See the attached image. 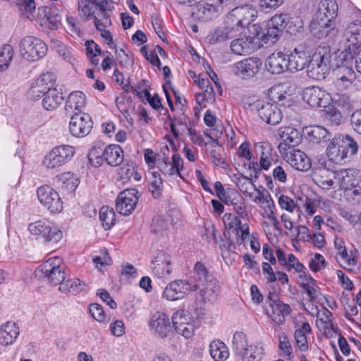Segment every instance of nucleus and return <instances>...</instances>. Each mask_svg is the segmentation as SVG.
<instances>
[{"instance_id": "nucleus-1", "label": "nucleus", "mask_w": 361, "mask_h": 361, "mask_svg": "<svg viewBox=\"0 0 361 361\" xmlns=\"http://www.w3.org/2000/svg\"><path fill=\"white\" fill-rule=\"evenodd\" d=\"M338 4L336 0H322L317 12V24L313 27L314 35L318 38L334 35V20L338 14Z\"/></svg>"}, {"instance_id": "nucleus-2", "label": "nucleus", "mask_w": 361, "mask_h": 361, "mask_svg": "<svg viewBox=\"0 0 361 361\" xmlns=\"http://www.w3.org/2000/svg\"><path fill=\"white\" fill-rule=\"evenodd\" d=\"M331 58L329 47L325 45L318 47L307 64L308 77L317 80L326 78L331 68Z\"/></svg>"}, {"instance_id": "nucleus-3", "label": "nucleus", "mask_w": 361, "mask_h": 361, "mask_svg": "<svg viewBox=\"0 0 361 361\" xmlns=\"http://www.w3.org/2000/svg\"><path fill=\"white\" fill-rule=\"evenodd\" d=\"M186 281L190 285L192 291H200V294L204 300L207 299L218 288L216 281L213 282L209 279L208 271L201 262H197L195 264L191 276Z\"/></svg>"}, {"instance_id": "nucleus-4", "label": "nucleus", "mask_w": 361, "mask_h": 361, "mask_svg": "<svg viewBox=\"0 0 361 361\" xmlns=\"http://www.w3.org/2000/svg\"><path fill=\"white\" fill-rule=\"evenodd\" d=\"M357 152V142L348 135L333 138L326 149L328 157L336 164L341 162L348 156L355 154Z\"/></svg>"}, {"instance_id": "nucleus-5", "label": "nucleus", "mask_w": 361, "mask_h": 361, "mask_svg": "<svg viewBox=\"0 0 361 361\" xmlns=\"http://www.w3.org/2000/svg\"><path fill=\"white\" fill-rule=\"evenodd\" d=\"M27 230L31 235L44 243H58L63 237V232L47 219L29 224Z\"/></svg>"}, {"instance_id": "nucleus-6", "label": "nucleus", "mask_w": 361, "mask_h": 361, "mask_svg": "<svg viewBox=\"0 0 361 361\" xmlns=\"http://www.w3.org/2000/svg\"><path fill=\"white\" fill-rule=\"evenodd\" d=\"M257 11L251 5H240L228 12L225 19L227 23L237 28L239 33L257 17Z\"/></svg>"}, {"instance_id": "nucleus-7", "label": "nucleus", "mask_w": 361, "mask_h": 361, "mask_svg": "<svg viewBox=\"0 0 361 361\" xmlns=\"http://www.w3.org/2000/svg\"><path fill=\"white\" fill-rule=\"evenodd\" d=\"M47 44L33 36L23 37L19 44V51L22 57L28 61L39 60L47 54Z\"/></svg>"}, {"instance_id": "nucleus-8", "label": "nucleus", "mask_w": 361, "mask_h": 361, "mask_svg": "<svg viewBox=\"0 0 361 361\" xmlns=\"http://www.w3.org/2000/svg\"><path fill=\"white\" fill-rule=\"evenodd\" d=\"M75 154V147L71 145L56 146L44 157L42 164L47 169H56L70 161Z\"/></svg>"}, {"instance_id": "nucleus-9", "label": "nucleus", "mask_w": 361, "mask_h": 361, "mask_svg": "<svg viewBox=\"0 0 361 361\" xmlns=\"http://www.w3.org/2000/svg\"><path fill=\"white\" fill-rule=\"evenodd\" d=\"M42 276L51 286L61 285L66 279V273L59 257L49 258L41 266Z\"/></svg>"}, {"instance_id": "nucleus-10", "label": "nucleus", "mask_w": 361, "mask_h": 361, "mask_svg": "<svg viewBox=\"0 0 361 361\" xmlns=\"http://www.w3.org/2000/svg\"><path fill=\"white\" fill-rule=\"evenodd\" d=\"M252 110L257 112L259 118L270 125L279 124L282 120V113L276 104L257 100L251 104Z\"/></svg>"}, {"instance_id": "nucleus-11", "label": "nucleus", "mask_w": 361, "mask_h": 361, "mask_svg": "<svg viewBox=\"0 0 361 361\" xmlns=\"http://www.w3.org/2000/svg\"><path fill=\"white\" fill-rule=\"evenodd\" d=\"M176 331L185 338H191L195 330V322L190 314L185 310H178L171 318Z\"/></svg>"}, {"instance_id": "nucleus-12", "label": "nucleus", "mask_w": 361, "mask_h": 361, "mask_svg": "<svg viewBox=\"0 0 361 361\" xmlns=\"http://www.w3.org/2000/svg\"><path fill=\"white\" fill-rule=\"evenodd\" d=\"M39 201L51 213H59L63 209V202L58 194L52 188L48 185L39 187L37 190Z\"/></svg>"}, {"instance_id": "nucleus-13", "label": "nucleus", "mask_w": 361, "mask_h": 361, "mask_svg": "<svg viewBox=\"0 0 361 361\" xmlns=\"http://www.w3.org/2000/svg\"><path fill=\"white\" fill-rule=\"evenodd\" d=\"M287 20L286 14L274 16L267 23V32L263 35L262 40L267 44H274L286 27Z\"/></svg>"}, {"instance_id": "nucleus-14", "label": "nucleus", "mask_w": 361, "mask_h": 361, "mask_svg": "<svg viewBox=\"0 0 361 361\" xmlns=\"http://www.w3.org/2000/svg\"><path fill=\"white\" fill-rule=\"evenodd\" d=\"M70 116L69 131L73 136L83 137L90 133L93 122L89 114H75Z\"/></svg>"}, {"instance_id": "nucleus-15", "label": "nucleus", "mask_w": 361, "mask_h": 361, "mask_svg": "<svg viewBox=\"0 0 361 361\" xmlns=\"http://www.w3.org/2000/svg\"><path fill=\"white\" fill-rule=\"evenodd\" d=\"M138 191L135 188L126 189L118 195L116 209L123 215H129L135 209L138 200Z\"/></svg>"}, {"instance_id": "nucleus-16", "label": "nucleus", "mask_w": 361, "mask_h": 361, "mask_svg": "<svg viewBox=\"0 0 361 361\" xmlns=\"http://www.w3.org/2000/svg\"><path fill=\"white\" fill-rule=\"evenodd\" d=\"M267 302L271 308V312L267 311V314L272 320L278 324H282L285 322V317L291 312V308L288 304H285L278 299L276 294L269 293Z\"/></svg>"}, {"instance_id": "nucleus-17", "label": "nucleus", "mask_w": 361, "mask_h": 361, "mask_svg": "<svg viewBox=\"0 0 361 361\" xmlns=\"http://www.w3.org/2000/svg\"><path fill=\"white\" fill-rule=\"evenodd\" d=\"M150 331L154 335L160 338H166L172 329L169 317L163 312H156L149 321Z\"/></svg>"}, {"instance_id": "nucleus-18", "label": "nucleus", "mask_w": 361, "mask_h": 361, "mask_svg": "<svg viewBox=\"0 0 361 361\" xmlns=\"http://www.w3.org/2000/svg\"><path fill=\"white\" fill-rule=\"evenodd\" d=\"M302 99L312 107H326L330 104L331 96L320 87L311 86L303 90Z\"/></svg>"}, {"instance_id": "nucleus-19", "label": "nucleus", "mask_w": 361, "mask_h": 361, "mask_svg": "<svg viewBox=\"0 0 361 361\" xmlns=\"http://www.w3.org/2000/svg\"><path fill=\"white\" fill-rule=\"evenodd\" d=\"M262 60L257 57H249L235 64V74L243 79L254 77L259 71Z\"/></svg>"}, {"instance_id": "nucleus-20", "label": "nucleus", "mask_w": 361, "mask_h": 361, "mask_svg": "<svg viewBox=\"0 0 361 361\" xmlns=\"http://www.w3.org/2000/svg\"><path fill=\"white\" fill-rule=\"evenodd\" d=\"M279 135L283 140L279 145L280 152L293 149V147L301 142V135L297 129L291 126H283L279 129Z\"/></svg>"}, {"instance_id": "nucleus-21", "label": "nucleus", "mask_w": 361, "mask_h": 361, "mask_svg": "<svg viewBox=\"0 0 361 361\" xmlns=\"http://www.w3.org/2000/svg\"><path fill=\"white\" fill-rule=\"evenodd\" d=\"M190 291L192 290L186 281L175 280L165 287L162 297L169 301H174L183 298Z\"/></svg>"}, {"instance_id": "nucleus-22", "label": "nucleus", "mask_w": 361, "mask_h": 361, "mask_svg": "<svg viewBox=\"0 0 361 361\" xmlns=\"http://www.w3.org/2000/svg\"><path fill=\"white\" fill-rule=\"evenodd\" d=\"M285 159L294 169L300 171H308L311 166V161L305 153L300 149H290L286 152Z\"/></svg>"}, {"instance_id": "nucleus-23", "label": "nucleus", "mask_w": 361, "mask_h": 361, "mask_svg": "<svg viewBox=\"0 0 361 361\" xmlns=\"http://www.w3.org/2000/svg\"><path fill=\"white\" fill-rule=\"evenodd\" d=\"M310 56L302 47L295 48L289 55H287L288 71L293 73L307 68Z\"/></svg>"}, {"instance_id": "nucleus-24", "label": "nucleus", "mask_w": 361, "mask_h": 361, "mask_svg": "<svg viewBox=\"0 0 361 361\" xmlns=\"http://www.w3.org/2000/svg\"><path fill=\"white\" fill-rule=\"evenodd\" d=\"M183 159L178 154L172 156V161H170L167 157H164L162 160L158 163V169L165 176H172L175 174L182 178L180 171L183 169Z\"/></svg>"}, {"instance_id": "nucleus-25", "label": "nucleus", "mask_w": 361, "mask_h": 361, "mask_svg": "<svg viewBox=\"0 0 361 361\" xmlns=\"http://www.w3.org/2000/svg\"><path fill=\"white\" fill-rule=\"evenodd\" d=\"M265 67L272 74H281L288 71L287 54L283 51H274L267 59Z\"/></svg>"}, {"instance_id": "nucleus-26", "label": "nucleus", "mask_w": 361, "mask_h": 361, "mask_svg": "<svg viewBox=\"0 0 361 361\" xmlns=\"http://www.w3.org/2000/svg\"><path fill=\"white\" fill-rule=\"evenodd\" d=\"M240 34L237 28H234L231 25L227 23V20L225 19L224 25L217 27L213 32L209 34L207 36V39L210 44H216L233 39Z\"/></svg>"}, {"instance_id": "nucleus-27", "label": "nucleus", "mask_w": 361, "mask_h": 361, "mask_svg": "<svg viewBox=\"0 0 361 361\" xmlns=\"http://www.w3.org/2000/svg\"><path fill=\"white\" fill-rule=\"evenodd\" d=\"M220 13H221L220 7H215L209 1H206L204 4L196 6L192 16L197 20L207 22L216 19Z\"/></svg>"}, {"instance_id": "nucleus-28", "label": "nucleus", "mask_w": 361, "mask_h": 361, "mask_svg": "<svg viewBox=\"0 0 361 361\" xmlns=\"http://www.w3.org/2000/svg\"><path fill=\"white\" fill-rule=\"evenodd\" d=\"M344 37L346 40L350 43L348 48L349 54L351 51L360 49L361 47V23L359 21H354L350 23L345 28Z\"/></svg>"}, {"instance_id": "nucleus-29", "label": "nucleus", "mask_w": 361, "mask_h": 361, "mask_svg": "<svg viewBox=\"0 0 361 361\" xmlns=\"http://www.w3.org/2000/svg\"><path fill=\"white\" fill-rule=\"evenodd\" d=\"M85 106V95L80 91L72 92L66 102L64 111L67 116L82 114Z\"/></svg>"}, {"instance_id": "nucleus-30", "label": "nucleus", "mask_w": 361, "mask_h": 361, "mask_svg": "<svg viewBox=\"0 0 361 361\" xmlns=\"http://www.w3.org/2000/svg\"><path fill=\"white\" fill-rule=\"evenodd\" d=\"M20 334L18 325L13 322H7L0 326V344L4 346L12 345Z\"/></svg>"}, {"instance_id": "nucleus-31", "label": "nucleus", "mask_w": 361, "mask_h": 361, "mask_svg": "<svg viewBox=\"0 0 361 361\" xmlns=\"http://www.w3.org/2000/svg\"><path fill=\"white\" fill-rule=\"evenodd\" d=\"M153 272L159 278H166L170 275L172 267L169 257L165 253H160L152 262Z\"/></svg>"}, {"instance_id": "nucleus-32", "label": "nucleus", "mask_w": 361, "mask_h": 361, "mask_svg": "<svg viewBox=\"0 0 361 361\" xmlns=\"http://www.w3.org/2000/svg\"><path fill=\"white\" fill-rule=\"evenodd\" d=\"M59 290L65 293L76 295L89 290L88 285L78 278L64 280L59 286Z\"/></svg>"}, {"instance_id": "nucleus-33", "label": "nucleus", "mask_w": 361, "mask_h": 361, "mask_svg": "<svg viewBox=\"0 0 361 361\" xmlns=\"http://www.w3.org/2000/svg\"><path fill=\"white\" fill-rule=\"evenodd\" d=\"M264 354V345L258 341L249 345L240 355L243 361H261Z\"/></svg>"}, {"instance_id": "nucleus-34", "label": "nucleus", "mask_w": 361, "mask_h": 361, "mask_svg": "<svg viewBox=\"0 0 361 361\" xmlns=\"http://www.w3.org/2000/svg\"><path fill=\"white\" fill-rule=\"evenodd\" d=\"M255 152L259 157V163L262 169L267 170L273 160L272 147L269 142L255 144Z\"/></svg>"}, {"instance_id": "nucleus-35", "label": "nucleus", "mask_w": 361, "mask_h": 361, "mask_svg": "<svg viewBox=\"0 0 361 361\" xmlns=\"http://www.w3.org/2000/svg\"><path fill=\"white\" fill-rule=\"evenodd\" d=\"M123 159V151L118 145H109L104 149V159L109 166H119Z\"/></svg>"}, {"instance_id": "nucleus-36", "label": "nucleus", "mask_w": 361, "mask_h": 361, "mask_svg": "<svg viewBox=\"0 0 361 361\" xmlns=\"http://www.w3.org/2000/svg\"><path fill=\"white\" fill-rule=\"evenodd\" d=\"M351 172L352 171L349 169H342L330 173V175L336 180L340 189L346 191L350 190L355 183V178Z\"/></svg>"}, {"instance_id": "nucleus-37", "label": "nucleus", "mask_w": 361, "mask_h": 361, "mask_svg": "<svg viewBox=\"0 0 361 361\" xmlns=\"http://www.w3.org/2000/svg\"><path fill=\"white\" fill-rule=\"evenodd\" d=\"M56 182L62 189L68 192H72L76 190L80 180L74 173L65 172L56 177Z\"/></svg>"}, {"instance_id": "nucleus-38", "label": "nucleus", "mask_w": 361, "mask_h": 361, "mask_svg": "<svg viewBox=\"0 0 361 361\" xmlns=\"http://www.w3.org/2000/svg\"><path fill=\"white\" fill-rule=\"evenodd\" d=\"M307 138L310 142L320 144L326 142L331 138V133L324 127L320 126H311L307 129Z\"/></svg>"}, {"instance_id": "nucleus-39", "label": "nucleus", "mask_w": 361, "mask_h": 361, "mask_svg": "<svg viewBox=\"0 0 361 361\" xmlns=\"http://www.w3.org/2000/svg\"><path fill=\"white\" fill-rule=\"evenodd\" d=\"M63 94L56 88H53L46 92L42 99L43 107L48 111L56 109L63 102Z\"/></svg>"}, {"instance_id": "nucleus-40", "label": "nucleus", "mask_w": 361, "mask_h": 361, "mask_svg": "<svg viewBox=\"0 0 361 361\" xmlns=\"http://www.w3.org/2000/svg\"><path fill=\"white\" fill-rule=\"evenodd\" d=\"M300 286L310 298V302H314L319 295L320 293L315 281L310 275H300Z\"/></svg>"}, {"instance_id": "nucleus-41", "label": "nucleus", "mask_w": 361, "mask_h": 361, "mask_svg": "<svg viewBox=\"0 0 361 361\" xmlns=\"http://www.w3.org/2000/svg\"><path fill=\"white\" fill-rule=\"evenodd\" d=\"M338 78L336 81L338 87H348L355 80V73L352 68L343 65L338 67Z\"/></svg>"}, {"instance_id": "nucleus-42", "label": "nucleus", "mask_w": 361, "mask_h": 361, "mask_svg": "<svg viewBox=\"0 0 361 361\" xmlns=\"http://www.w3.org/2000/svg\"><path fill=\"white\" fill-rule=\"evenodd\" d=\"M209 353L215 361H224L228 357L227 346L221 341H213L209 345Z\"/></svg>"}, {"instance_id": "nucleus-43", "label": "nucleus", "mask_w": 361, "mask_h": 361, "mask_svg": "<svg viewBox=\"0 0 361 361\" xmlns=\"http://www.w3.org/2000/svg\"><path fill=\"white\" fill-rule=\"evenodd\" d=\"M251 42L247 37L238 38L231 43V51L237 55H243L248 53L251 49Z\"/></svg>"}, {"instance_id": "nucleus-44", "label": "nucleus", "mask_w": 361, "mask_h": 361, "mask_svg": "<svg viewBox=\"0 0 361 361\" xmlns=\"http://www.w3.org/2000/svg\"><path fill=\"white\" fill-rule=\"evenodd\" d=\"M99 219L105 230L110 229L115 224L116 214L112 208L102 207L99 210Z\"/></svg>"}, {"instance_id": "nucleus-45", "label": "nucleus", "mask_w": 361, "mask_h": 361, "mask_svg": "<svg viewBox=\"0 0 361 361\" xmlns=\"http://www.w3.org/2000/svg\"><path fill=\"white\" fill-rule=\"evenodd\" d=\"M149 190L154 198L161 196L163 180L159 172H152L149 178Z\"/></svg>"}, {"instance_id": "nucleus-46", "label": "nucleus", "mask_w": 361, "mask_h": 361, "mask_svg": "<svg viewBox=\"0 0 361 361\" xmlns=\"http://www.w3.org/2000/svg\"><path fill=\"white\" fill-rule=\"evenodd\" d=\"M40 15H43L46 23L50 29H56L60 23L61 17L55 11L49 7H41L39 8Z\"/></svg>"}, {"instance_id": "nucleus-47", "label": "nucleus", "mask_w": 361, "mask_h": 361, "mask_svg": "<svg viewBox=\"0 0 361 361\" xmlns=\"http://www.w3.org/2000/svg\"><path fill=\"white\" fill-rule=\"evenodd\" d=\"M13 57V49L10 44H4L0 50V71L8 68Z\"/></svg>"}, {"instance_id": "nucleus-48", "label": "nucleus", "mask_w": 361, "mask_h": 361, "mask_svg": "<svg viewBox=\"0 0 361 361\" xmlns=\"http://www.w3.org/2000/svg\"><path fill=\"white\" fill-rule=\"evenodd\" d=\"M247 346L246 335L243 332H235L232 341V348L235 353L240 355Z\"/></svg>"}, {"instance_id": "nucleus-49", "label": "nucleus", "mask_w": 361, "mask_h": 361, "mask_svg": "<svg viewBox=\"0 0 361 361\" xmlns=\"http://www.w3.org/2000/svg\"><path fill=\"white\" fill-rule=\"evenodd\" d=\"M287 31L291 35L300 33L303 30V21L299 16L288 18L286 20Z\"/></svg>"}, {"instance_id": "nucleus-50", "label": "nucleus", "mask_w": 361, "mask_h": 361, "mask_svg": "<svg viewBox=\"0 0 361 361\" xmlns=\"http://www.w3.org/2000/svg\"><path fill=\"white\" fill-rule=\"evenodd\" d=\"M269 97L273 102L272 104H276V103L281 102L283 104H285L284 101L287 98V94L281 87H273L269 90Z\"/></svg>"}, {"instance_id": "nucleus-51", "label": "nucleus", "mask_w": 361, "mask_h": 361, "mask_svg": "<svg viewBox=\"0 0 361 361\" xmlns=\"http://www.w3.org/2000/svg\"><path fill=\"white\" fill-rule=\"evenodd\" d=\"M279 348L282 351L281 355L283 357H287L288 359H290L291 357H293L292 347L287 336L284 333L280 334L279 335Z\"/></svg>"}, {"instance_id": "nucleus-52", "label": "nucleus", "mask_w": 361, "mask_h": 361, "mask_svg": "<svg viewBox=\"0 0 361 361\" xmlns=\"http://www.w3.org/2000/svg\"><path fill=\"white\" fill-rule=\"evenodd\" d=\"M239 194L235 189L227 188L219 197L221 201L228 205L236 204Z\"/></svg>"}, {"instance_id": "nucleus-53", "label": "nucleus", "mask_w": 361, "mask_h": 361, "mask_svg": "<svg viewBox=\"0 0 361 361\" xmlns=\"http://www.w3.org/2000/svg\"><path fill=\"white\" fill-rule=\"evenodd\" d=\"M36 81L45 86L47 87V92L50 90H52V87L54 86L56 77L52 73L47 72L45 73L42 74Z\"/></svg>"}, {"instance_id": "nucleus-54", "label": "nucleus", "mask_w": 361, "mask_h": 361, "mask_svg": "<svg viewBox=\"0 0 361 361\" xmlns=\"http://www.w3.org/2000/svg\"><path fill=\"white\" fill-rule=\"evenodd\" d=\"M284 0H259V6L262 11L269 13L281 6Z\"/></svg>"}, {"instance_id": "nucleus-55", "label": "nucleus", "mask_w": 361, "mask_h": 361, "mask_svg": "<svg viewBox=\"0 0 361 361\" xmlns=\"http://www.w3.org/2000/svg\"><path fill=\"white\" fill-rule=\"evenodd\" d=\"M89 311L92 317L99 322H105V314L102 306L97 303L90 305Z\"/></svg>"}, {"instance_id": "nucleus-56", "label": "nucleus", "mask_w": 361, "mask_h": 361, "mask_svg": "<svg viewBox=\"0 0 361 361\" xmlns=\"http://www.w3.org/2000/svg\"><path fill=\"white\" fill-rule=\"evenodd\" d=\"M339 256L343 267H355L357 264V259L353 251L348 252L347 250H343Z\"/></svg>"}, {"instance_id": "nucleus-57", "label": "nucleus", "mask_w": 361, "mask_h": 361, "mask_svg": "<svg viewBox=\"0 0 361 361\" xmlns=\"http://www.w3.org/2000/svg\"><path fill=\"white\" fill-rule=\"evenodd\" d=\"M335 103L344 111H350L353 108V102L345 94L339 95L336 99Z\"/></svg>"}, {"instance_id": "nucleus-58", "label": "nucleus", "mask_w": 361, "mask_h": 361, "mask_svg": "<svg viewBox=\"0 0 361 361\" xmlns=\"http://www.w3.org/2000/svg\"><path fill=\"white\" fill-rule=\"evenodd\" d=\"M46 92H47V87L38 83L36 80L28 91L29 96L35 99L39 97L41 94H43L44 97Z\"/></svg>"}, {"instance_id": "nucleus-59", "label": "nucleus", "mask_w": 361, "mask_h": 361, "mask_svg": "<svg viewBox=\"0 0 361 361\" xmlns=\"http://www.w3.org/2000/svg\"><path fill=\"white\" fill-rule=\"evenodd\" d=\"M294 337L295 339L296 344L299 349L302 351H305L308 348V344L307 337L303 330L297 329L295 331Z\"/></svg>"}, {"instance_id": "nucleus-60", "label": "nucleus", "mask_w": 361, "mask_h": 361, "mask_svg": "<svg viewBox=\"0 0 361 361\" xmlns=\"http://www.w3.org/2000/svg\"><path fill=\"white\" fill-rule=\"evenodd\" d=\"M223 221L226 227L238 230L241 225L240 220L231 213H226L223 216Z\"/></svg>"}, {"instance_id": "nucleus-61", "label": "nucleus", "mask_w": 361, "mask_h": 361, "mask_svg": "<svg viewBox=\"0 0 361 361\" xmlns=\"http://www.w3.org/2000/svg\"><path fill=\"white\" fill-rule=\"evenodd\" d=\"M325 259L322 255L315 254L310 262L309 267L312 271L317 272L325 267Z\"/></svg>"}, {"instance_id": "nucleus-62", "label": "nucleus", "mask_w": 361, "mask_h": 361, "mask_svg": "<svg viewBox=\"0 0 361 361\" xmlns=\"http://www.w3.org/2000/svg\"><path fill=\"white\" fill-rule=\"evenodd\" d=\"M66 20L67 28H68V31L73 35L80 36V29L77 19L73 16H67Z\"/></svg>"}, {"instance_id": "nucleus-63", "label": "nucleus", "mask_w": 361, "mask_h": 361, "mask_svg": "<svg viewBox=\"0 0 361 361\" xmlns=\"http://www.w3.org/2000/svg\"><path fill=\"white\" fill-rule=\"evenodd\" d=\"M279 204L281 209L292 212L295 207L294 201L286 195H281L279 198Z\"/></svg>"}, {"instance_id": "nucleus-64", "label": "nucleus", "mask_w": 361, "mask_h": 361, "mask_svg": "<svg viewBox=\"0 0 361 361\" xmlns=\"http://www.w3.org/2000/svg\"><path fill=\"white\" fill-rule=\"evenodd\" d=\"M353 129L359 134H361V110H356L353 113L350 118Z\"/></svg>"}]
</instances>
